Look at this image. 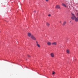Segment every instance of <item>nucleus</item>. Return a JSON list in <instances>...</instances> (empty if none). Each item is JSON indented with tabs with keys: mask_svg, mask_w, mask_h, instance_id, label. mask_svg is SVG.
Instances as JSON below:
<instances>
[{
	"mask_svg": "<svg viewBox=\"0 0 78 78\" xmlns=\"http://www.w3.org/2000/svg\"><path fill=\"white\" fill-rule=\"evenodd\" d=\"M72 16L71 17V19L72 20H75L76 18V16H75V14L73 13L72 12L71 13Z\"/></svg>",
	"mask_w": 78,
	"mask_h": 78,
	"instance_id": "1",
	"label": "nucleus"
},
{
	"mask_svg": "<svg viewBox=\"0 0 78 78\" xmlns=\"http://www.w3.org/2000/svg\"><path fill=\"white\" fill-rule=\"evenodd\" d=\"M31 38L33 40H36V37H34V36L33 35H31Z\"/></svg>",
	"mask_w": 78,
	"mask_h": 78,
	"instance_id": "2",
	"label": "nucleus"
},
{
	"mask_svg": "<svg viewBox=\"0 0 78 78\" xmlns=\"http://www.w3.org/2000/svg\"><path fill=\"white\" fill-rule=\"evenodd\" d=\"M56 8H57V9H61V7H60V6L59 5H56Z\"/></svg>",
	"mask_w": 78,
	"mask_h": 78,
	"instance_id": "3",
	"label": "nucleus"
},
{
	"mask_svg": "<svg viewBox=\"0 0 78 78\" xmlns=\"http://www.w3.org/2000/svg\"><path fill=\"white\" fill-rule=\"evenodd\" d=\"M32 35H31V34L30 33H28V36L29 37H30V36H31Z\"/></svg>",
	"mask_w": 78,
	"mask_h": 78,
	"instance_id": "4",
	"label": "nucleus"
},
{
	"mask_svg": "<svg viewBox=\"0 0 78 78\" xmlns=\"http://www.w3.org/2000/svg\"><path fill=\"white\" fill-rule=\"evenodd\" d=\"M47 44H48V45H51V42L48 41L47 42Z\"/></svg>",
	"mask_w": 78,
	"mask_h": 78,
	"instance_id": "5",
	"label": "nucleus"
},
{
	"mask_svg": "<svg viewBox=\"0 0 78 78\" xmlns=\"http://www.w3.org/2000/svg\"><path fill=\"white\" fill-rule=\"evenodd\" d=\"M52 45H55L57 44V43L56 42H53L52 44Z\"/></svg>",
	"mask_w": 78,
	"mask_h": 78,
	"instance_id": "6",
	"label": "nucleus"
},
{
	"mask_svg": "<svg viewBox=\"0 0 78 78\" xmlns=\"http://www.w3.org/2000/svg\"><path fill=\"white\" fill-rule=\"evenodd\" d=\"M51 57H54V54H53V53H51Z\"/></svg>",
	"mask_w": 78,
	"mask_h": 78,
	"instance_id": "7",
	"label": "nucleus"
},
{
	"mask_svg": "<svg viewBox=\"0 0 78 78\" xmlns=\"http://www.w3.org/2000/svg\"><path fill=\"white\" fill-rule=\"evenodd\" d=\"M75 21L76 22H78V17L75 19Z\"/></svg>",
	"mask_w": 78,
	"mask_h": 78,
	"instance_id": "8",
	"label": "nucleus"
},
{
	"mask_svg": "<svg viewBox=\"0 0 78 78\" xmlns=\"http://www.w3.org/2000/svg\"><path fill=\"white\" fill-rule=\"evenodd\" d=\"M62 5L63 6H64L65 7H67V6H66V5H65L63 3H62Z\"/></svg>",
	"mask_w": 78,
	"mask_h": 78,
	"instance_id": "9",
	"label": "nucleus"
},
{
	"mask_svg": "<svg viewBox=\"0 0 78 78\" xmlns=\"http://www.w3.org/2000/svg\"><path fill=\"white\" fill-rule=\"evenodd\" d=\"M66 22L64 21L63 23V25H66Z\"/></svg>",
	"mask_w": 78,
	"mask_h": 78,
	"instance_id": "10",
	"label": "nucleus"
},
{
	"mask_svg": "<svg viewBox=\"0 0 78 78\" xmlns=\"http://www.w3.org/2000/svg\"><path fill=\"white\" fill-rule=\"evenodd\" d=\"M46 25L48 27L50 25V24L48 23H46Z\"/></svg>",
	"mask_w": 78,
	"mask_h": 78,
	"instance_id": "11",
	"label": "nucleus"
},
{
	"mask_svg": "<svg viewBox=\"0 0 78 78\" xmlns=\"http://www.w3.org/2000/svg\"><path fill=\"white\" fill-rule=\"evenodd\" d=\"M66 52L67 53H69V50L67 49L66 50Z\"/></svg>",
	"mask_w": 78,
	"mask_h": 78,
	"instance_id": "12",
	"label": "nucleus"
},
{
	"mask_svg": "<svg viewBox=\"0 0 78 78\" xmlns=\"http://www.w3.org/2000/svg\"><path fill=\"white\" fill-rule=\"evenodd\" d=\"M37 47H39V48H40V45L38 44H37Z\"/></svg>",
	"mask_w": 78,
	"mask_h": 78,
	"instance_id": "13",
	"label": "nucleus"
},
{
	"mask_svg": "<svg viewBox=\"0 0 78 78\" xmlns=\"http://www.w3.org/2000/svg\"><path fill=\"white\" fill-rule=\"evenodd\" d=\"M55 72L53 71L52 73V74L53 75H54V74H55Z\"/></svg>",
	"mask_w": 78,
	"mask_h": 78,
	"instance_id": "14",
	"label": "nucleus"
},
{
	"mask_svg": "<svg viewBox=\"0 0 78 78\" xmlns=\"http://www.w3.org/2000/svg\"><path fill=\"white\" fill-rule=\"evenodd\" d=\"M48 16H49V17H50V16H51V15L50 14H49L48 15Z\"/></svg>",
	"mask_w": 78,
	"mask_h": 78,
	"instance_id": "15",
	"label": "nucleus"
},
{
	"mask_svg": "<svg viewBox=\"0 0 78 78\" xmlns=\"http://www.w3.org/2000/svg\"><path fill=\"white\" fill-rule=\"evenodd\" d=\"M28 57H30V55H28Z\"/></svg>",
	"mask_w": 78,
	"mask_h": 78,
	"instance_id": "16",
	"label": "nucleus"
},
{
	"mask_svg": "<svg viewBox=\"0 0 78 78\" xmlns=\"http://www.w3.org/2000/svg\"><path fill=\"white\" fill-rule=\"evenodd\" d=\"M36 43H37V45L38 44L37 43V41H36Z\"/></svg>",
	"mask_w": 78,
	"mask_h": 78,
	"instance_id": "17",
	"label": "nucleus"
},
{
	"mask_svg": "<svg viewBox=\"0 0 78 78\" xmlns=\"http://www.w3.org/2000/svg\"><path fill=\"white\" fill-rule=\"evenodd\" d=\"M46 2H48V0H45Z\"/></svg>",
	"mask_w": 78,
	"mask_h": 78,
	"instance_id": "18",
	"label": "nucleus"
},
{
	"mask_svg": "<svg viewBox=\"0 0 78 78\" xmlns=\"http://www.w3.org/2000/svg\"><path fill=\"white\" fill-rule=\"evenodd\" d=\"M61 22H61V21H60V23H61Z\"/></svg>",
	"mask_w": 78,
	"mask_h": 78,
	"instance_id": "19",
	"label": "nucleus"
},
{
	"mask_svg": "<svg viewBox=\"0 0 78 78\" xmlns=\"http://www.w3.org/2000/svg\"><path fill=\"white\" fill-rule=\"evenodd\" d=\"M34 12H36V11H34Z\"/></svg>",
	"mask_w": 78,
	"mask_h": 78,
	"instance_id": "20",
	"label": "nucleus"
},
{
	"mask_svg": "<svg viewBox=\"0 0 78 78\" xmlns=\"http://www.w3.org/2000/svg\"><path fill=\"white\" fill-rule=\"evenodd\" d=\"M77 15L78 16V13H77Z\"/></svg>",
	"mask_w": 78,
	"mask_h": 78,
	"instance_id": "21",
	"label": "nucleus"
}]
</instances>
